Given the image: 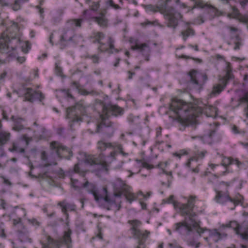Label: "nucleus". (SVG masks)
Returning a JSON list of instances; mask_svg holds the SVG:
<instances>
[{
  "instance_id": "60",
  "label": "nucleus",
  "mask_w": 248,
  "mask_h": 248,
  "mask_svg": "<svg viewBox=\"0 0 248 248\" xmlns=\"http://www.w3.org/2000/svg\"><path fill=\"white\" fill-rule=\"evenodd\" d=\"M21 138V140L22 141H25V143H26V145H28V142H29L28 140H29V139H28V137L27 136V135H22V136L21 137V138Z\"/></svg>"
},
{
  "instance_id": "46",
  "label": "nucleus",
  "mask_w": 248,
  "mask_h": 248,
  "mask_svg": "<svg viewBox=\"0 0 248 248\" xmlns=\"http://www.w3.org/2000/svg\"><path fill=\"white\" fill-rule=\"evenodd\" d=\"M89 58L92 60L93 62L94 63H98L99 61V57L96 55H93L89 56Z\"/></svg>"
},
{
  "instance_id": "34",
  "label": "nucleus",
  "mask_w": 248,
  "mask_h": 248,
  "mask_svg": "<svg viewBox=\"0 0 248 248\" xmlns=\"http://www.w3.org/2000/svg\"><path fill=\"white\" fill-rule=\"evenodd\" d=\"M70 180L72 186L76 189H79L82 187L81 184H79L78 180V179H74L72 175H71Z\"/></svg>"
},
{
  "instance_id": "5",
  "label": "nucleus",
  "mask_w": 248,
  "mask_h": 248,
  "mask_svg": "<svg viewBox=\"0 0 248 248\" xmlns=\"http://www.w3.org/2000/svg\"><path fill=\"white\" fill-rule=\"evenodd\" d=\"M18 31L17 23L12 22V25L5 31H3L0 37V51L2 53H8L10 50H14L18 46L20 39L16 37Z\"/></svg>"
},
{
  "instance_id": "6",
  "label": "nucleus",
  "mask_w": 248,
  "mask_h": 248,
  "mask_svg": "<svg viewBox=\"0 0 248 248\" xmlns=\"http://www.w3.org/2000/svg\"><path fill=\"white\" fill-rule=\"evenodd\" d=\"M127 223L130 225L129 230L133 237L138 241L136 248H145V242L150 234V232L145 231L142 232L140 229L142 223L138 219L129 220Z\"/></svg>"
},
{
  "instance_id": "52",
  "label": "nucleus",
  "mask_w": 248,
  "mask_h": 248,
  "mask_svg": "<svg viewBox=\"0 0 248 248\" xmlns=\"http://www.w3.org/2000/svg\"><path fill=\"white\" fill-rule=\"evenodd\" d=\"M125 198L130 203L135 200L134 196L132 194H126Z\"/></svg>"
},
{
  "instance_id": "63",
  "label": "nucleus",
  "mask_w": 248,
  "mask_h": 248,
  "mask_svg": "<svg viewBox=\"0 0 248 248\" xmlns=\"http://www.w3.org/2000/svg\"><path fill=\"white\" fill-rule=\"evenodd\" d=\"M63 92H64L65 94L66 95V96L68 99H74V97L72 96V95L71 94H70L68 92V91H66V90H63Z\"/></svg>"
},
{
  "instance_id": "53",
  "label": "nucleus",
  "mask_w": 248,
  "mask_h": 248,
  "mask_svg": "<svg viewBox=\"0 0 248 248\" xmlns=\"http://www.w3.org/2000/svg\"><path fill=\"white\" fill-rule=\"evenodd\" d=\"M188 244L190 246L194 247L195 248H198L199 247L200 243H196L195 241L191 240L188 241Z\"/></svg>"
},
{
  "instance_id": "26",
  "label": "nucleus",
  "mask_w": 248,
  "mask_h": 248,
  "mask_svg": "<svg viewBox=\"0 0 248 248\" xmlns=\"http://www.w3.org/2000/svg\"><path fill=\"white\" fill-rule=\"evenodd\" d=\"M207 152L206 151H198L195 154V155L190 158L186 164V165L190 168L191 167L192 162L193 161H197L199 160L202 159L205 155Z\"/></svg>"
},
{
  "instance_id": "45",
  "label": "nucleus",
  "mask_w": 248,
  "mask_h": 248,
  "mask_svg": "<svg viewBox=\"0 0 248 248\" xmlns=\"http://www.w3.org/2000/svg\"><path fill=\"white\" fill-rule=\"evenodd\" d=\"M0 237L3 238L6 237L4 228V224L3 223H0Z\"/></svg>"
},
{
  "instance_id": "29",
  "label": "nucleus",
  "mask_w": 248,
  "mask_h": 248,
  "mask_svg": "<svg viewBox=\"0 0 248 248\" xmlns=\"http://www.w3.org/2000/svg\"><path fill=\"white\" fill-rule=\"evenodd\" d=\"M132 49L133 50H139L143 53H148L150 51L149 46L146 43L136 44L135 46H132Z\"/></svg>"
},
{
  "instance_id": "42",
  "label": "nucleus",
  "mask_w": 248,
  "mask_h": 248,
  "mask_svg": "<svg viewBox=\"0 0 248 248\" xmlns=\"http://www.w3.org/2000/svg\"><path fill=\"white\" fill-rule=\"evenodd\" d=\"M80 93L81 94L83 95H95L97 94V93L94 91H91L90 92L87 91L86 90L83 89L80 91Z\"/></svg>"
},
{
  "instance_id": "39",
  "label": "nucleus",
  "mask_w": 248,
  "mask_h": 248,
  "mask_svg": "<svg viewBox=\"0 0 248 248\" xmlns=\"http://www.w3.org/2000/svg\"><path fill=\"white\" fill-rule=\"evenodd\" d=\"M207 7L209 9V12L212 15V16H218V11L217 8L208 5Z\"/></svg>"
},
{
  "instance_id": "33",
  "label": "nucleus",
  "mask_w": 248,
  "mask_h": 248,
  "mask_svg": "<svg viewBox=\"0 0 248 248\" xmlns=\"http://www.w3.org/2000/svg\"><path fill=\"white\" fill-rule=\"evenodd\" d=\"M11 151L16 153H23L24 152V149L20 147L19 143H14Z\"/></svg>"
},
{
  "instance_id": "23",
  "label": "nucleus",
  "mask_w": 248,
  "mask_h": 248,
  "mask_svg": "<svg viewBox=\"0 0 248 248\" xmlns=\"http://www.w3.org/2000/svg\"><path fill=\"white\" fill-rule=\"evenodd\" d=\"M236 233L240 236L244 240H248V223L244 222L240 224Z\"/></svg>"
},
{
  "instance_id": "51",
  "label": "nucleus",
  "mask_w": 248,
  "mask_h": 248,
  "mask_svg": "<svg viewBox=\"0 0 248 248\" xmlns=\"http://www.w3.org/2000/svg\"><path fill=\"white\" fill-rule=\"evenodd\" d=\"M209 181L214 184H217L218 183V179L216 175H213L209 179Z\"/></svg>"
},
{
  "instance_id": "54",
  "label": "nucleus",
  "mask_w": 248,
  "mask_h": 248,
  "mask_svg": "<svg viewBox=\"0 0 248 248\" xmlns=\"http://www.w3.org/2000/svg\"><path fill=\"white\" fill-rule=\"evenodd\" d=\"M0 178H1L3 179V183L4 184L9 186H11L12 185L11 182L8 179L4 177L3 176H1Z\"/></svg>"
},
{
  "instance_id": "10",
  "label": "nucleus",
  "mask_w": 248,
  "mask_h": 248,
  "mask_svg": "<svg viewBox=\"0 0 248 248\" xmlns=\"http://www.w3.org/2000/svg\"><path fill=\"white\" fill-rule=\"evenodd\" d=\"M85 115H87L86 108L79 103L66 109V118L69 119L72 122L82 121L81 116Z\"/></svg>"
},
{
  "instance_id": "58",
  "label": "nucleus",
  "mask_w": 248,
  "mask_h": 248,
  "mask_svg": "<svg viewBox=\"0 0 248 248\" xmlns=\"http://www.w3.org/2000/svg\"><path fill=\"white\" fill-rule=\"evenodd\" d=\"M55 70L57 74L59 75H61L62 72V70L61 68L59 66L57 63L55 64Z\"/></svg>"
},
{
  "instance_id": "17",
  "label": "nucleus",
  "mask_w": 248,
  "mask_h": 248,
  "mask_svg": "<svg viewBox=\"0 0 248 248\" xmlns=\"http://www.w3.org/2000/svg\"><path fill=\"white\" fill-rule=\"evenodd\" d=\"M221 137L220 135L216 133L215 130H211L206 134L202 137V140L204 143L212 144L215 142H218L221 140Z\"/></svg>"
},
{
  "instance_id": "20",
  "label": "nucleus",
  "mask_w": 248,
  "mask_h": 248,
  "mask_svg": "<svg viewBox=\"0 0 248 248\" xmlns=\"http://www.w3.org/2000/svg\"><path fill=\"white\" fill-rule=\"evenodd\" d=\"M216 201L217 202L223 203L225 202L230 201L233 203L234 207L231 208V209H233L239 203V201L235 200L230 197L228 195H223L221 191H217V195L215 197Z\"/></svg>"
},
{
  "instance_id": "9",
  "label": "nucleus",
  "mask_w": 248,
  "mask_h": 248,
  "mask_svg": "<svg viewBox=\"0 0 248 248\" xmlns=\"http://www.w3.org/2000/svg\"><path fill=\"white\" fill-rule=\"evenodd\" d=\"M189 84L197 90H201L208 80L207 75L196 70H192L189 72Z\"/></svg>"
},
{
  "instance_id": "22",
  "label": "nucleus",
  "mask_w": 248,
  "mask_h": 248,
  "mask_svg": "<svg viewBox=\"0 0 248 248\" xmlns=\"http://www.w3.org/2000/svg\"><path fill=\"white\" fill-rule=\"evenodd\" d=\"M107 13L106 8H102L100 9L99 16L95 17V22L102 27H106L108 24V19L105 17V16Z\"/></svg>"
},
{
  "instance_id": "16",
  "label": "nucleus",
  "mask_w": 248,
  "mask_h": 248,
  "mask_svg": "<svg viewBox=\"0 0 248 248\" xmlns=\"http://www.w3.org/2000/svg\"><path fill=\"white\" fill-rule=\"evenodd\" d=\"M94 13L93 11L86 9L83 11L82 16L83 18L79 19H72L69 21V23L76 27H80L81 26L82 23L84 21V19H93L95 21V17L96 16H94L93 13Z\"/></svg>"
},
{
  "instance_id": "31",
  "label": "nucleus",
  "mask_w": 248,
  "mask_h": 248,
  "mask_svg": "<svg viewBox=\"0 0 248 248\" xmlns=\"http://www.w3.org/2000/svg\"><path fill=\"white\" fill-rule=\"evenodd\" d=\"M181 34L183 35V39L186 41L188 37L194 35L195 31L192 28H188L185 31H182Z\"/></svg>"
},
{
  "instance_id": "2",
  "label": "nucleus",
  "mask_w": 248,
  "mask_h": 248,
  "mask_svg": "<svg viewBox=\"0 0 248 248\" xmlns=\"http://www.w3.org/2000/svg\"><path fill=\"white\" fill-rule=\"evenodd\" d=\"M196 198L195 196H190L186 203L174 202V208L182 216H185L183 221L175 224L174 230L184 236L190 235L192 233V228H195L198 226V223H201L196 219L197 214L193 212Z\"/></svg>"
},
{
  "instance_id": "3",
  "label": "nucleus",
  "mask_w": 248,
  "mask_h": 248,
  "mask_svg": "<svg viewBox=\"0 0 248 248\" xmlns=\"http://www.w3.org/2000/svg\"><path fill=\"white\" fill-rule=\"evenodd\" d=\"M170 109L177 115L178 122L184 128L189 125L192 119L198 117L203 112L201 107L192 104H187L177 98L172 99Z\"/></svg>"
},
{
  "instance_id": "19",
  "label": "nucleus",
  "mask_w": 248,
  "mask_h": 248,
  "mask_svg": "<svg viewBox=\"0 0 248 248\" xmlns=\"http://www.w3.org/2000/svg\"><path fill=\"white\" fill-rule=\"evenodd\" d=\"M29 0H0L2 6H10L13 10L17 11L21 8L20 3L27 2Z\"/></svg>"
},
{
  "instance_id": "48",
  "label": "nucleus",
  "mask_w": 248,
  "mask_h": 248,
  "mask_svg": "<svg viewBox=\"0 0 248 248\" xmlns=\"http://www.w3.org/2000/svg\"><path fill=\"white\" fill-rule=\"evenodd\" d=\"M173 199H174V196L171 195L168 198H167L166 199L164 200V201L166 203H172L173 205L174 206V202H178L174 201L173 200Z\"/></svg>"
},
{
  "instance_id": "49",
  "label": "nucleus",
  "mask_w": 248,
  "mask_h": 248,
  "mask_svg": "<svg viewBox=\"0 0 248 248\" xmlns=\"http://www.w3.org/2000/svg\"><path fill=\"white\" fill-rule=\"evenodd\" d=\"M166 174L168 175V177L167 178L168 187H170L171 185L172 180L173 178L172 176V173H171V172H169V173H167Z\"/></svg>"
},
{
  "instance_id": "1",
  "label": "nucleus",
  "mask_w": 248,
  "mask_h": 248,
  "mask_svg": "<svg viewBox=\"0 0 248 248\" xmlns=\"http://www.w3.org/2000/svg\"><path fill=\"white\" fill-rule=\"evenodd\" d=\"M96 148L100 152L98 158L88 156L84 161L77 163L73 168L74 173H77L84 177L87 171L83 168L85 166H96L97 169L108 171V164L116 159V156L118 154L125 155L121 145H114L110 142H106L104 139L98 141Z\"/></svg>"
},
{
  "instance_id": "11",
  "label": "nucleus",
  "mask_w": 248,
  "mask_h": 248,
  "mask_svg": "<svg viewBox=\"0 0 248 248\" xmlns=\"http://www.w3.org/2000/svg\"><path fill=\"white\" fill-rule=\"evenodd\" d=\"M164 17L167 27L175 29L178 25V20L182 16L171 7L166 6L164 9Z\"/></svg>"
},
{
  "instance_id": "8",
  "label": "nucleus",
  "mask_w": 248,
  "mask_h": 248,
  "mask_svg": "<svg viewBox=\"0 0 248 248\" xmlns=\"http://www.w3.org/2000/svg\"><path fill=\"white\" fill-rule=\"evenodd\" d=\"M72 231L70 229L64 232L62 237L58 240H55L50 236L47 237V241L46 244H43L42 248H60L62 244L66 246L67 248H72V240L71 235Z\"/></svg>"
},
{
  "instance_id": "61",
  "label": "nucleus",
  "mask_w": 248,
  "mask_h": 248,
  "mask_svg": "<svg viewBox=\"0 0 248 248\" xmlns=\"http://www.w3.org/2000/svg\"><path fill=\"white\" fill-rule=\"evenodd\" d=\"M239 2L241 6L244 8L248 4V0H239Z\"/></svg>"
},
{
  "instance_id": "37",
  "label": "nucleus",
  "mask_w": 248,
  "mask_h": 248,
  "mask_svg": "<svg viewBox=\"0 0 248 248\" xmlns=\"http://www.w3.org/2000/svg\"><path fill=\"white\" fill-rule=\"evenodd\" d=\"M243 101L247 103V106L244 109L245 115L248 118V92L246 93L242 98Z\"/></svg>"
},
{
  "instance_id": "13",
  "label": "nucleus",
  "mask_w": 248,
  "mask_h": 248,
  "mask_svg": "<svg viewBox=\"0 0 248 248\" xmlns=\"http://www.w3.org/2000/svg\"><path fill=\"white\" fill-rule=\"evenodd\" d=\"M200 223H198V226L195 227V228H192V230L195 229L196 232L200 235H201L202 233L207 231L209 232V237L212 238L215 242H217L218 241L226 237V233L224 232H220L217 229H208L205 228H201L200 227Z\"/></svg>"
},
{
  "instance_id": "44",
  "label": "nucleus",
  "mask_w": 248,
  "mask_h": 248,
  "mask_svg": "<svg viewBox=\"0 0 248 248\" xmlns=\"http://www.w3.org/2000/svg\"><path fill=\"white\" fill-rule=\"evenodd\" d=\"M143 6L147 11H152L153 12H156V7L153 5H143Z\"/></svg>"
},
{
  "instance_id": "41",
  "label": "nucleus",
  "mask_w": 248,
  "mask_h": 248,
  "mask_svg": "<svg viewBox=\"0 0 248 248\" xmlns=\"http://www.w3.org/2000/svg\"><path fill=\"white\" fill-rule=\"evenodd\" d=\"M114 39L112 37H109L108 41V43L109 46V48L111 50L114 49L116 52H118L117 49L114 48Z\"/></svg>"
},
{
  "instance_id": "4",
  "label": "nucleus",
  "mask_w": 248,
  "mask_h": 248,
  "mask_svg": "<svg viewBox=\"0 0 248 248\" xmlns=\"http://www.w3.org/2000/svg\"><path fill=\"white\" fill-rule=\"evenodd\" d=\"M101 105L102 112L99 114V120L96 125L95 132L110 138L113 135L115 126L114 124L108 120V117L111 115L115 116L122 115L124 110L118 106L110 104L102 103Z\"/></svg>"
},
{
  "instance_id": "14",
  "label": "nucleus",
  "mask_w": 248,
  "mask_h": 248,
  "mask_svg": "<svg viewBox=\"0 0 248 248\" xmlns=\"http://www.w3.org/2000/svg\"><path fill=\"white\" fill-rule=\"evenodd\" d=\"M73 31L70 30H64L63 33L61 36L60 39V45L61 48L63 49L67 46V41H74L76 42L78 39L82 40V37L81 36L72 35Z\"/></svg>"
},
{
  "instance_id": "35",
  "label": "nucleus",
  "mask_w": 248,
  "mask_h": 248,
  "mask_svg": "<svg viewBox=\"0 0 248 248\" xmlns=\"http://www.w3.org/2000/svg\"><path fill=\"white\" fill-rule=\"evenodd\" d=\"M239 224L235 221H231L229 223L226 224L225 226L227 228H232L235 231V232H237V228H238Z\"/></svg>"
},
{
  "instance_id": "47",
  "label": "nucleus",
  "mask_w": 248,
  "mask_h": 248,
  "mask_svg": "<svg viewBox=\"0 0 248 248\" xmlns=\"http://www.w3.org/2000/svg\"><path fill=\"white\" fill-rule=\"evenodd\" d=\"M137 161L140 164V166L143 168H146L148 169H151L152 167L151 165L146 162H141L140 160H137Z\"/></svg>"
},
{
  "instance_id": "32",
  "label": "nucleus",
  "mask_w": 248,
  "mask_h": 248,
  "mask_svg": "<svg viewBox=\"0 0 248 248\" xmlns=\"http://www.w3.org/2000/svg\"><path fill=\"white\" fill-rule=\"evenodd\" d=\"M127 120L129 123L132 124L138 125L140 124L139 117L134 116L133 114H130L127 118Z\"/></svg>"
},
{
  "instance_id": "64",
  "label": "nucleus",
  "mask_w": 248,
  "mask_h": 248,
  "mask_svg": "<svg viewBox=\"0 0 248 248\" xmlns=\"http://www.w3.org/2000/svg\"><path fill=\"white\" fill-rule=\"evenodd\" d=\"M18 62L20 63H22L25 61V58L24 57H18L16 59Z\"/></svg>"
},
{
  "instance_id": "28",
  "label": "nucleus",
  "mask_w": 248,
  "mask_h": 248,
  "mask_svg": "<svg viewBox=\"0 0 248 248\" xmlns=\"http://www.w3.org/2000/svg\"><path fill=\"white\" fill-rule=\"evenodd\" d=\"M2 127L1 121L0 120V129ZM10 133L6 132H0V148L5 144L10 139Z\"/></svg>"
},
{
  "instance_id": "40",
  "label": "nucleus",
  "mask_w": 248,
  "mask_h": 248,
  "mask_svg": "<svg viewBox=\"0 0 248 248\" xmlns=\"http://www.w3.org/2000/svg\"><path fill=\"white\" fill-rule=\"evenodd\" d=\"M31 48V45L28 42L25 43L22 46V50L25 53H27L29 50Z\"/></svg>"
},
{
  "instance_id": "15",
  "label": "nucleus",
  "mask_w": 248,
  "mask_h": 248,
  "mask_svg": "<svg viewBox=\"0 0 248 248\" xmlns=\"http://www.w3.org/2000/svg\"><path fill=\"white\" fill-rule=\"evenodd\" d=\"M233 78V75L230 72H227L225 77L220 80V83L214 86L211 94L214 96L219 94L224 90L228 81Z\"/></svg>"
},
{
  "instance_id": "57",
  "label": "nucleus",
  "mask_w": 248,
  "mask_h": 248,
  "mask_svg": "<svg viewBox=\"0 0 248 248\" xmlns=\"http://www.w3.org/2000/svg\"><path fill=\"white\" fill-rule=\"evenodd\" d=\"M36 8L38 10V12L41 16L43 18L44 17V10L43 8H42L41 7H40V5H37L36 6Z\"/></svg>"
},
{
  "instance_id": "62",
  "label": "nucleus",
  "mask_w": 248,
  "mask_h": 248,
  "mask_svg": "<svg viewBox=\"0 0 248 248\" xmlns=\"http://www.w3.org/2000/svg\"><path fill=\"white\" fill-rule=\"evenodd\" d=\"M188 153L186 151V150H181L180 151V154H177L176 153L175 154V155L177 156H178L179 158L181 157V156L182 155H187Z\"/></svg>"
},
{
  "instance_id": "12",
  "label": "nucleus",
  "mask_w": 248,
  "mask_h": 248,
  "mask_svg": "<svg viewBox=\"0 0 248 248\" xmlns=\"http://www.w3.org/2000/svg\"><path fill=\"white\" fill-rule=\"evenodd\" d=\"M17 93L20 95H24L25 100L30 102H33L37 100L41 102L45 98L44 94L41 92L33 90L30 88L20 89Z\"/></svg>"
},
{
  "instance_id": "38",
  "label": "nucleus",
  "mask_w": 248,
  "mask_h": 248,
  "mask_svg": "<svg viewBox=\"0 0 248 248\" xmlns=\"http://www.w3.org/2000/svg\"><path fill=\"white\" fill-rule=\"evenodd\" d=\"M207 4H204L203 1L201 0H196L194 2V5L193 8H204L207 7Z\"/></svg>"
},
{
  "instance_id": "43",
  "label": "nucleus",
  "mask_w": 248,
  "mask_h": 248,
  "mask_svg": "<svg viewBox=\"0 0 248 248\" xmlns=\"http://www.w3.org/2000/svg\"><path fill=\"white\" fill-rule=\"evenodd\" d=\"M106 4L115 9H119L121 8V7L118 4H116L114 3L113 0H107L106 1Z\"/></svg>"
},
{
  "instance_id": "36",
  "label": "nucleus",
  "mask_w": 248,
  "mask_h": 248,
  "mask_svg": "<svg viewBox=\"0 0 248 248\" xmlns=\"http://www.w3.org/2000/svg\"><path fill=\"white\" fill-rule=\"evenodd\" d=\"M235 46L234 47V50H238L240 48V46L242 45V39L240 36L237 35L235 38Z\"/></svg>"
},
{
  "instance_id": "50",
  "label": "nucleus",
  "mask_w": 248,
  "mask_h": 248,
  "mask_svg": "<svg viewBox=\"0 0 248 248\" xmlns=\"http://www.w3.org/2000/svg\"><path fill=\"white\" fill-rule=\"evenodd\" d=\"M29 221L33 225L37 227L39 226L41 224L39 221L34 218L29 219Z\"/></svg>"
},
{
  "instance_id": "59",
  "label": "nucleus",
  "mask_w": 248,
  "mask_h": 248,
  "mask_svg": "<svg viewBox=\"0 0 248 248\" xmlns=\"http://www.w3.org/2000/svg\"><path fill=\"white\" fill-rule=\"evenodd\" d=\"M161 132H162V128L161 127H159L156 129V137L157 138H159L160 136H161Z\"/></svg>"
},
{
  "instance_id": "25",
  "label": "nucleus",
  "mask_w": 248,
  "mask_h": 248,
  "mask_svg": "<svg viewBox=\"0 0 248 248\" xmlns=\"http://www.w3.org/2000/svg\"><path fill=\"white\" fill-rule=\"evenodd\" d=\"M50 148L53 153H55L57 156L61 157L62 152L64 151L66 148L59 142L53 141L50 144Z\"/></svg>"
},
{
  "instance_id": "7",
  "label": "nucleus",
  "mask_w": 248,
  "mask_h": 248,
  "mask_svg": "<svg viewBox=\"0 0 248 248\" xmlns=\"http://www.w3.org/2000/svg\"><path fill=\"white\" fill-rule=\"evenodd\" d=\"M81 188H85L88 192L92 193L94 200L99 202L101 200H104L107 203L111 204L114 202L108 196V191L106 187H104L101 190H98L94 184L89 183L87 181L85 183L81 184Z\"/></svg>"
},
{
  "instance_id": "18",
  "label": "nucleus",
  "mask_w": 248,
  "mask_h": 248,
  "mask_svg": "<svg viewBox=\"0 0 248 248\" xmlns=\"http://www.w3.org/2000/svg\"><path fill=\"white\" fill-rule=\"evenodd\" d=\"M58 205L61 207L62 212L65 216L67 219L69 218L68 211H75L77 208V206L74 203L68 202L65 200L59 202Z\"/></svg>"
},
{
  "instance_id": "56",
  "label": "nucleus",
  "mask_w": 248,
  "mask_h": 248,
  "mask_svg": "<svg viewBox=\"0 0 248 248\" xmlns=\"http://www.w3.org/2000/svg\"><path fill=\"white\" fill-rule=\"evenodd\" d=\"M169 248H183L176 242L169 243Z\"/></svg>"
},
{
  "instance_id": "24",
  "label": "nucleus",
  "mask_w": 248,
  "mask_h": 248,
  "mask_svg": "<svg viewBox=\"0 0 248 248\" xmlns=\"http://www.w3.org/2000/svg\"><path fill=\"white\" fill-rule=\"evenodd\" d=\"M11 119L14 122L13 129L15 131L19 132L25 128L23 122L25 121L24 118L12 116Z\"/></svg>"
},
{
  "instance_id": "21",
  "label": "nucleus",
  "mask_w": 248,
  "mask_h": 248,
  "mask_svg": "<svg viewBox=\"0 0 248 248\" xmlns=\"http://www.w3.org/2000/svg\"><path fill=\"white\" fill-rule=\"evenodd\" d=\"M91 37L94 39L93 41L94 43L97 42L100 44L98 49L101 51H106L108 50V48L106 46L105 44L100 42V40L104 38V34L103 32L94 31L92 33Z\"/></svg>"
},
{
  "instance_id": "27",
  "label": "nucleus",
  "mask_w": 248,
  "mask_h": 248,
  "mask_svg": "<svg viewBox=\"0 0 248 248\" xmlns=\"http://www.w3.org/2000/svg\"><path fill=\"white\" fill-rule=\"evenodd\" d=\"M236 164L239 168H241L242 163L237 159H234L231 157H224L222 160V165L225 167H227L231 164Z\"/></svg>"
},
{
  "instance_id": "55",
  "label": "nucleus",
  "mask_w": 248,
  "mask_h": 248,
  "mask_svg": "<svg viewBox=\"0 0 248 248\" xmlns=\"http://www.w3.org/2000/svg\"><path fill=\"white\" fill-rule=\"evenodd\" d=\"M13 223L14 226H16L18 224H21V219L20 217H18L16 219H13Z\"/></svg>"
},
{
  "instance_id": "30",
  "label": "nucleus",
  "mask_w": 248,
  "mask_h": 248,
  "mask_svg": "<svg viewBox=\"0 0 248 248\" xmlns=\"http://www.w3.org/2000/svg\"><path fill=\"white\" fill-rule=\"evenodd\" d=\"M85 3L89 5V10H91L94 12V13H96L98 11L99 7V2H94V1H92L91 0H85Z\"/></svg>"
}]
</instances>
